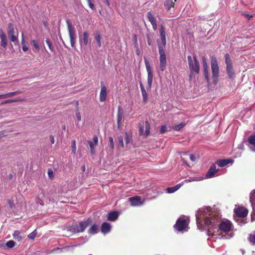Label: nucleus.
<instances>
[{
	"instance_id": "obj_1",
	"label": "nucleus",
	"mask_w": 255,
	"mask_h": 255,
	"mask_svg": "<svg viewBox=\"0 0 255 255\" xmlns=\"http://www.w3.org/2000/svg\"><path fill=\"white\" fill-rule=\"evenodd\" d=\"M196 223L198 228L203 229V226L209 227L208 235L210 239H221L222 238L229 239L233 236L230 231L233 225L231 222L226 220L222 221L219 225V228H214L219 222L220 217L217 209L211 207H202L197 211L196 214Z\"/></svg>"
},
{
	"instance_id": "obj_2",
	"label": "nucleus",
	"mask_w": 255,
	"mask_h": 255,
	"mask_svg": "<svg viewBox=\"0 0 255 255\" xmlns=\"http://www.w3.org/2000/svg\"><path fill=\"white\" fill-rule=\"evenodd\" d=\"M189 222V218L184 216H181L177 220L174 227L178 231L187 230L188 223Z\"/></svg>"
},
{
	"instance_id": "obj_3",
	"label": "nucleus",
	"mask_w": 255,
	"mask_h": 255,
	"mask_svg": "<svg viewBox=\"0 0 255 255\" xmlns=\"http://www.w3.org/2000/svg\"><path fill=\"white\" fill-rule=\"evenodd\" d=\"M159 54V68L161 71L165 70L167 60L166 54L163 48L160 45H158Z\"/></svg>"
},
{
	"instance_id": "obj_4",
	"label": "nucleus",
	"mask_w": 255,
	"mask_h": 255,
	"mask_svg": "<svg viewBox=\"0 0 255 255\" xmlns=\"http://www.w3.org/2000/svg\"><path fill=\"white\" fill-rule=\"evenodd\" d=\"M189 68L192 72L198 73L199 72V64L195 56L193 58L191 56L187 57Z\"/></svg>"
},
{
	"instance_id": "obj_5",
	"label": "nucleus",
	"mask_w": 255,
	"mask_h": 255,
	"mask_svg": "<svg viewBox=\"0 0 255 255\" xmlns=\"http://www.w3.org/2000/svg\"><path fill=\"white\" fill-rule=\"evenodd\" d=\"M211 69L213 82L216 84L218 81L219 69L217 60L214 57H212L211 59Z\"/></svg>"
},
{
	"instance_id": "obj_6",
	"label": "nucleus",
	"mask_w": 255,
	"mask_h": 255,
	"mask_svg": "<svg viewBox=\"0 0 255 255\" xmlns=\"http://www.w3.org/2000/svg\"><path fill=\"white\" fill-rule=\"evenodd\" d=\"M91 222V220L88 219L85 222H80L78 224H75L72 227L71 230L74 233L83 232L87 227L88 224Z\"/></svg>"
},
{
	"instance_id": "obj_7",
	"label": "nucleus",
	"mask_w": 255,
	"mask_h": 255,
	"mask_svg": "<svg viewBox=\"0 0 255 255\" xmlns=\"http://www.w3.org/2000/svg\"><path fill=\"white\" fill-rule=\"evenodd\" d=\"M139 130L140 135L145 137L147 136L150 133V125L147 121L142 122L139 125Z\"/></svg>"
},
{
	"instance_id": "obj_8",
	"label": "nucleus",
	"mask_w": 255,
	"mask_h": 255,
	"mask_svg": "<svg viewBox=\"0 0 255 255\" xmlns=\"http://www.w3.org/2000/svg\"><path fill=\"white\" fill-rule=\"evenodd\" d=\"M145 65L146 69V71L147 72V84L148 87L149 89H150L152 80H153V75L152 73L151 68L150 66V64L146 59H144Z\"/></svg>"
},
{
	"instance_id": "obj_9",
	"label": "nucleus",
	"mask_w": 255,
	"mask_h": 255,
	"mask_svg": "<svg viewBox=\"0 0 255 255\" xmlns=\"http://www.w3.org/2000/svg\"><path fill=\"white\" fill-rule=\"evenodd\" d=\"M7 33L10 40L13 42L14 44H18L17 37L14 35V29L13 25L11 23H8Z\"/></svg>"
},
{
	"instance_id": "obj_10",
	"label": "nucleus",
	"mask_w": 255,
	"mask_h": 255,
	"mask_svg": "<svg viewBox=\"0 0 255 255\" xmlns=\"http://www.w3.org/2000/svg\"><path fill=\"white\" fill-rule=\"evenodd\" d=\"M68 24V33L70 39V43L72 47H74L75 44V31L74 27L68 21H67Z\"/></svg>"
},
{
	"instance_id": "obj_11",
	"label": "nucleus",
	"mask_w": 255,
	"mask_h": 255,
	"mask_svg": "<svg viewBox=\"0 0 255 255\" xmlns=\"http://www.w3.org/2000/svg\"><path fill=\"white\" fill-rule=\"evenodd\" d=\"M128 200L132 206H140L144 203V200H141L140 197L137 196L129 198Z\"/></svg>"
},
{
	"instance_id": "obj_12",
	"label": "nucleus",
	"mask_w": 255,
	"mask_h": 255,
	"mask_svg": "<svg viewBox=\"0 0 255 255\" xmlns=\"http://www.w3.org/2000/svg\"><path fill=\"white\" fill-rule=\"evenodd\" d=\"M236 215L241 218H244L247 216L248 213V210L244 207H238L234 210Z\"/></svg>"
},
{
	"instance_id": "obj_13",
	"label": "nucleus",
	"mask_w": 255,
	"mask_h": 255,
	"mask_svg": "<svg viewBox=\"0 0 255 255\" xmlns=\"http://www.w3.org/2000/svg\"><path fill=\"white\" fill-rule=\"evenodd\" d=\"M218 169H217L215 165H212L207 173L204 179L211 178L214 177L215 174L217 172Z\"/></svg>"
},
{
	"instance_id": "obj_14",
	"label": "nucleus",
	"mask_w": 255,
	"mask_h": 255,
	"mask_svg": "<svg viewBox=\"0 0 255 255\" xmlns=\"http://www.w3.org/2000/svg\"><path fill=\"white\" fill-rule=\"evenodd\" d=\"M88 143L90 146L91 154H94L95 153V147L98 143V137L97 136H95L93 137V141L89 140L88 141Z\"/></svg>"
},
{
	"instance_id": "obj_15",
	"label": "nucleus",
	"mask_w": 255,
	"mask_h": 255,
	"mask_svg": "<svg viewBox=\"0 0 255 255\" xmlns=\"http://www.w3.org/2000/svg\"><path fill=\"white\" fill-rule=\"evenodd\" d=\"M107 95V88L104 85H101V89L100 93V101L105 102L106 100Z\"/></svg>"
},
{
	"instance_id": "obj_16",
	"label": "nucleus",
	"mask_w": 255,
	"mask_h": 255,
	"mask_svg": "<svg viewBox=\"0 0 255 255\" xmlns=\"http://www.w3.org/2000/svg\"><path fill=\"white\" fill-rule=\"evenodd\" d=\"M0 38L1 39V46L5 48L7 44V39L5 34L2 29L0 30Z\"/></svg>"
},
{
	"instance_id": "obj_17",
	"label": "nucleus",
	"mask_w": 255,
	"mask_h": 255,
	"mask_svg": "<svg viewBox=\"0 0 255 255\" xmlns=\"http://www.w3.org/2000/svg\"><path fill=\"white\" fill-rule=\"evenodd\" d=\"M89 34L87 32H84L82 37H80V42L81 46H86L89 43Z\"/></svg>"
},
{
	"instance_id": "obj_18",
	"label": "nucleus",
	"mask_w": 255,
	"mask_h": 255,
	"mask_svg": "<svg viewBox=\"0 0 255 255\" xmlns=\"http://www.w3.org/2000/svg\"><path fill=\"white\" fill-rule=\"evenodd\" d=\"M140 88L141 91L142 96L143 97V102L144 104H146L148 100V95L142 83L140 82L139 83Z\"/></svg>"
},
{
	"instance_id": "obj_19",
	"label": "nucleus",
	"mask_w": 255,
	"mask_h": 255,
	"mask_svg": "<svg viewBox=\"0 0 255 255\" xmlns=\"http://www.w3.org/2000/svg\"><path fill=\"white\" fill-rule=\"evenodd\" d=\"M233 162V160L231 159H225L222 160H219L217 161V164L220 167H224L228 164H232Z\"/></svg>"
},
{
	"instance_id": "obj_20",
	"label": "nucleus",
	"mask_w": 255,
	"mask_h": 255,
	"mask_svg": "<svg viewBox=\"0 0 255 255\" xmlns=\"http://www.w3.org/2000/svg\"><path fill=\"white\" fill-rule=\"evenodd\" d=\"M147 16L149 21L150 22L153 29L156 30L157 29V24L153 15L150 12H148L147 14Z\"/></svg>"
},
{
	"instance_id": "obj_21",
	"label": "nucleus",
	"mask_w": 255,
	"mask_h": 255,
	"mask_svg": "<svg viewBox=\"0 0 255 255\" xmlns=\"http://www.w3.org/2000/svg\"><path fill=\"white\" fill-rule=\"evenodd\" d=\"M248 141L250 149L255 151V135L251 136L248 139Z\"/></svg>"
},
{
	"instance_id": "obj_22",
	"label": "nucleus",
	"mask_w": 255,
	"mask_h": 255,
	"mask_svg": "<svg viewBox=\"0 0 255 255\" xmlns=\"http://www.w3.org/2000/svg\"><path fill=\"white\" fill-rule=\"evenodd\" d=\"M226 69L228 77L230 79H233L235 77V74L232 65L227 66Z\"/></svg>"
},
{
	"instance_id": "obj_23",
	"label": "nucleus",
	"mask_w": 255,
	"mask_h": 255,
	"mask_svg": "<svg viewBox=\"0 0 255 255\" xmlns=\"http://www.w3.org/2000/svg\"><path fill=\"white\" fill-rule=\"evenodd\" d=\"M111 228V225L108 223H104L101 226V231L104 234L110 232Z\"/></svg>"
},
{
	"instance_id": "obj_24",
	"label": "nucleus",
	"mask_w": 255,
	"mask_h": 255,
	"mask_svg": "<svg viewBox=\"0 0 255 255\" xmlns=\"http://www.w3.org/2000/svg\"><path fill=\"white\" fill-rule=\"evenodd\" d=\"M160 37L161 41L162 43V44L164 46L166 45V33L165 31L164 28L163 26H161V28L160 30Z\"/></svg>"
},
{
	"instance_id": "obj_25",
	"label": "nucleus",
	"mask_w": 255,
	"mask_h": 255,
	"mask_svg": "<svg viewBox=\"0 0 255 255\" xmlns=\"http://www.w3.org/2000/svg\"><path fill=\"white\" fill-rule=\"evenodd\" d=\"M119 213L117 212H112L107 215L108 220L111 221H115L119 217Z\"/></svg>"
},
{
	"instance_id": "obj_26",
	"label": "nucleus",
	"mask_w": 255,
	"mask_h": 255,
	"mask_svg": "<svg viewBox=\"0 0 255 255\" xmlns=\"http://www.w3.org/2000/svg\"><path fill=\"white\" fill-rule=\"evenodd\" d=\"M203 177H190L189 179L184 180L182 183H183V185L184 183H189L193 181H200L203 180Z\"/></svg>"
},
{
	"instance_id": "obj_27",
	"label": "nucleus",
	"mask_w": 255,
	"mask_h": 255,
	"mask_svg": "<svg viewBox=\"0 0 255 255\" xmlns=\"http://www.w3.org/2000/svg\"><path fill=\"white\" fill-rule=\"evenodd\" d=\"M183 185V183L177 184L176 186L172 187H169L167 189V192L168 193H172L178 190Z\"/></svg>"
},
{
	"instance_id": "obj_28",
	"label": "nucleus",
	"mask_w": 255,
	"mask_h": 255,
	"mask_svg": "<svg viewBox=\"0 0 255 255\" xmlns=\"http://www.w3.org/2000/svg\"><path fill=\"white\" fill-rule=\"evenodd\" d=\"M202 61H203V67H204V74L205 75L206 79L207 81H209V76L208 75L207 73V70H208V65L206 62V58L204 57H202Z\"/></svg>"
},
{
	"instance_id": "obj_29",
	"label": "nucleus",
	"mask_w": 255,
	"mask_h": 255,
	"mask_svg": "<svg viewBox=\"0 0 255 255\" xmlns=\"http://www.w3.org/2000/svg\"><path fill=\"white\" fill-rule=\"evenodd\" d=\"M19 92L18 91L14 92H10L3 95H0V99H5L9 97H12L16 94H19Z\"/></svg>"
},
{
	"instance_id": "obj_30",
	"label": "nucleus",
	"mask_w": 255,
	"mask_h": 255,
	"mask_svg": "<svg viewBox=\"0 0 255 255\" xmlns=\"http://www.w3.org/2000/svg\"><path fill=\"white\" fill-rule=\"evenodd\" d=\"M13 238L18 242L21 241L22 237L20 236V232L19 231H15L13 234Z\"/></svg>"
},
{
	"instance_id": "obj_31",
	"label": "nucleus",
	"mask_w": 255,
	"mask_h": 255,
	"mask_svg": "<svg viewBox=\"0 0 255 255\" xmlns=\"http://www.w3.org/2000/svg\"><path fill=\"white\" fill-rule=\"evenodd\" d=\"M255 200V189L252 190L250 195V201L253 207V201Z\"/></svg>"
},
{
	"instance_id": "obj_32",
	"label": "nucleus",
	"mask_w": 255,
	"mask_h": 255,
	"mask_svg": "<svg viewBox=\"0 0 255 255\" xmlns=\"http://www.w3.org/2000/svg\"><path fill=\"white\" fill-rule=\"evenodd\" d=\"M98 230V229L97 226L96 225H94L90 227V228L89 230V232L90 234H95L97 233Z\"/></svg>"
},
{
	"instance_id": "obj_33",
	"label": "nucleus",
	"mask_w": 255,
	"mask_h": 255,
	"mask_svg": "<svg viewBox=\"0 0 255 255\" xmlns=\"http://www.w3.org/2000/svg\"><path fill=\"white\" fill-rule=\"evenodd\" d=\"M95 39L97 42L98 45L99 47H101V37L99 34H97L95 36Z\"/></svg>"
},
{
	"instance_id": "obj_34",
	"label": "nucleus",
	"mask_w": 255,
	"mask_h": 255,
	"mask_svg": "<svg viewBox=\"0 0 255 255\" xmlns=\"http://www.w3.org/2000/svg\"><path fill=\"white\" fill-rule=\"evenodd\" d=\"M164 5L168 9H170L171 7L174 6V3L172 0H166Z\"/></svg>"
},
{
	"instance_id": "obj_35",
	"label": "nucleus",
	"mask_w": 255,
	"mask_h": 255,
	"mask_svg": "<svg viewBox=\"0 0 255 255\" xmlns=\"http://www.w3.org/2000/svg\"><path fill=\"white\" fill-rule=\"evenodd\" d=\"M31 43H32L33 46H34V47L36 49V50L37 51H39L40 49V48L38 44V41L35 39H33L31 41Z\"/></svg>"
},
{
	"instance_id": "obj_36",
	"label": "nucleus",
	"mask_w": 255,
	"mask_h": 255,
	"mask_svg": "<svg viewBox=\"0 0 255 255\" xmlns=\"http://www.w3.org/2000/svg\"><path fill=\"white\" fill-rule=\"evenodd\" d=\"M15 243L12 240H10L6 243V246L8 249H11L13 248L15 246Z\"/></svg>"
},
{
	"instance_id": "obj_37",
	"label": "nucleus",
	"mask_w": 255,
	"mask_h": 255,
	"mask_svg": "<svg viewBox=\"0 0 255 255\" xmlns=\"http://www.w3.org/2000/svg\"><path fill=\"white\" fill-rule=\"evenodd\" d=\"M185 125V123H181L180 124L175 126L173 127V128L175 130L178 131L181 129Z\"/></svg>"
},
{
	"instance_id": "obj_38",
	"label": "nucleus",
	"mask_w": 255,
	"mask_h": 255,
	"mask_svg": "<svg viewBox=\"0 0 255 255\" xmlns=\"http://www.w3.org/2000/svg\"><path fill=\"white\" fill-rule=\"evenodd\" d=\"M225 59H226V63L227 64V66H228L229 65H232L231 60L230 58V56L229 54H226L225 55Z\"/></svg>"
},
{
	"instance_id": "obj_39",
	"label": "nucleus",
	"mask_w": 255,
	"mask_h": 255,
	"mask_svg": "<svg viewBox=\"0 0 255 255\" xmlns=\"http://www.w3.org/2000/svg\"><path fill=\"white\" fill-rule=\"evenodd\" d=\"M36 234H37V232L36 230H34V231H33L32 233H31L30 234H29L28 235V237L29 239H34L35 238Z\"/></svg>"
},
{
	"instance_id": "obj_40",
	"label": "nucleus",
	"mask_w": 255,
	"mask_h": 255,
	"mask_svg": "<svg viewBox=\"0 0 255 255\" xmlns=\"http://www.w3.org/2000/svg\"><path fill=\"white\" fill-rule=\"evenodd\" d=\"M46 44L48 45V47H49V49L51 51H54V48L52 45V43L51 42H50V41L49 40V39H46Z\"/></svg>"
},
{
	"instance_id": "obj_41",
	"label": "nucleus",
	"mask_w": 255,
	"mask_h": 255,
	"mask_svg": "<svg viewBox=\"0 0 255 255\" xmlns=\"http://www.w3.org/2000/svg\"><path fill=\"white\" fill-rule=\"evenodd\" d=\"M109 141H110V146L112 149H113L114 147V139L112 137H110L109 138Z\"/></svg>"
},
{
	"instance_id": "obj_42",
	"label": "nucleus",
	"mask_w": 255,
	"mask_h": 255,
	"mask_svg": "<svg viewBox=\"0 0 255 255\" xmlns=\"http://www.w3.org/2000/svg\"><path fill=\"white\" fill-rule=\"evenodd\" d=\"M249 240L252 243H253V244H255V235H254V234L251 235L249 237Z\"/></svg>"
},
{
	"instance_id": "obj_43",
	"label": "nucleus",
	"mask_w": 255,
	"mask_h": 255,
	"mask_svg": "<svg viewBox=\"0 0 255 255\" xmlns=\"http://www.w3.org/2000/svg\"><path fill=\"white\" fill-rule=\"evenodd\" d=\"M126 144H128V143H130L131 141V138L129 136V135L127 133H126Z\"/></svg>"
},
{
	"instance_id": "obj_44",
	"label": "nucleus",
	"mask_w": 255,
	"mask_h": 255,
	"mask_svg": "<svg viewBox=\"0 0 255 255\" xmlns=\"http://www.w3.org/2000/svg\"><path fill=\"white\" fill-rule=\"evenodd\" d=\"M119 144L122 147H124L123 138L122 136L119 137Z\"/></svg>"
},
{
	"instance_id": "obj_45",
	"label": "nucleus",
	"mask_w": 255,
	"mask_h": 255,
	"mask_svg": "<svg viewBox=\"0 0 255 255\" xmlns=\"http://www.w3.org/2000/svg\"><path fill=\"white\" fill-rule=\"evenodd\" d=\"M122 120V114L119 112L118 113V125H120V123L121 122Z\"/></svg>"
},
{
	"instance_id": "obj_46",
	"label": "nucleus",
	"mask_w": 255,
	"mask_h": 255,
	"mask_svg": "<svg viewBox=\"0 0 255 255\" xmlns=\"http://www.w3.org/2000/svg\"><path fill=\"white\" fill-rule=\"evenodd\" d=\"M166 130V127L165 126H163L161 127L160 129V132L161 133H163Z\"/></svg>"
},
{
	"instance_id": "obj_47",
	"label": "nucleus",
	"mask_w": 255,
	"mask_h": 255,
	"mask_svg": "<svg viewBox=\"0 0 255 255\" xmlns=\"http://www.w3.org/2000/svg\"><path fill=\"white\" fill-rule=\"evenodd\" d=\"M19 101V100H7L5 102H4V103L5 104L11 103H13V102H18Z\"/></svg>"
},
{
	"instance_id": "obj_48",
	"label": "nucleus",
	"mask_w": 255,
	"mask_h": 255,
	"mask_svg": "<svg viewBox=\"0 0 255 255\" xmlns=\"http://www.w3.org/2000/svg\"><path fill=\"white\" fill-rule=\"evenodd\" d=\"M21 44H22V46L24 45H26V42L24 39V35L23 33L21 35Z\"/></svg>"
},
{
	"instance_id": "obj_49",
	"label": "nucleus",
	"mask_w": 255,
	"mask_h": 255,
	"mask_svg": "<svg viewBox=\"0 0 255 255\" xmlns=\"http://www.w3.org/2000/svg\"><path fill=\"white\" fill-rule=\"evenodd\" d=\"M76 116L78 121H80L81 119L80 113L79 112H77L76 114Z\"/></svg>"
},
{
	"instance_id": "obj_50",
	"label": "nucleus",
	"mask_w": 255,
	"mask_h": 255,
	"mask_svg": "<svg viewBox=\"0 0 255 255\" xmlns=\"http://www.w3.org/2000/svg\"><path fill=\"white\" fill-rule=\"evenodd\" d=\"M72 148H73V151L75 152L76 150L75 141H73V142H72Z\"/></svg>"
},
{
	"instance_id": "obj_51",
	"label": "nucleus",
	"mask_w": 255,
	"mask_h": 255,
	"mask_svg": "<svg viewBox=\"0 0 255 255\" xmlns=\"http://www.w3.org/2000/svg\"><path fill=\"white\" fill-rule=\"evenodd\" d=\"M88 3L89 4V5L91 9H94V5L92 3L91 0H90V1H88Z\"/></svg>"
},
{
	"instance_id": "obj_52",
	"label": "nucleus",
	"mask_w": 255,
	"mask_h": 255,
	"mask_svg": "<svg viewBox=\"0 0 255 255\" xmlns=\"http://www.w3.org/2000/svg\"><path fill=\"white\" fill-rule=\"evenodd\" d=\"M22 50H23V51H25V52H26V51H28V46L26 45H26H22Z\"/></svg>"
},
{
	"instance_id": "obj_53",
	"label": "nucleus",
	"mask_w": 255,
	"mask_h": 255,
	"mask_svg": "<svg viewBox=\"0 0 255 255\" xmlns=\"http://www.w3.org/2000/svg\"><path fill=\"white\" fill-rule=\"evenodd\" d=\"M189 157H190V159H191V160H192V161H194L196 160L195 156L193 154H190Z\"/></svg>"
},
{
	"instance_id": "obj_54",
	"label": "nucleus",
	"mask_w": 255,
	"mask_h": 255,
	"mask_svg": "<svg viewBox=\"0 0 255 255\" xmlns=\"http://www.w3.org/2000/svg\"><path fill=\"white\" fill-rule=\"evenodd\" d=\"M6 135V134H5V132L4 131H0V138L5 136Z\"/></svg>"
},
{
	"instance_id": "obj_55",
	"label": "nucleus",
	"mask_w": 255,
	"mask_h": 255,
	"mask_svg": "<svg viewBox=\"0 0 255 255\" xmlns=\"http://www.w3.org/2000/svg\"><path fill=\"white\" fill-rule=\"evenodd\" d=\"M50 140H51V142L52 143H54V137L53 136H50Z\"/></svg>"
},
{
	"instance_id": "obj_56",
	"label": "nucleus",
	"mask_w": 255,
	"mask_h": 255,
	"mask_svg": "<svg viewBox=\"0 0 255 255\" xmlns=\"http://www.w3.org/2000/svg\"><path fill=\"white\" fill-rule=\"evenodd\" d=\"M48 174L49 176H50V175L53 174L52 171L51 170H49L48 171Z\"/></svg>"
},
{
	"instance_id": "obj_57",
	"label": "nucleus",
	"mask_w": 255,
	"mask_h": 255,
	"mask_svg": "<svg viewBox=\"0 0 255 255\" xmlns=\"http://www.w3.org/2000/svg\"><path fill=\"white\" fill-rule=\"evenodd\" d=\"M240 225L244 224L245 223L243 222V220H241V221L239 222Z\"/></svg>"
},
{
	"instance_id": "obj_58",
	"label": "nucleus",
	"mask_w": 255,
	"mask_h": 255,
	"mask_svg": "<svg viewBox=\"0 0 255 255\" xmlns=\"http://www.w3.org/2000/svg\"><path fill=\"white\" fill-rule=\"evenodd\" d=\"M106 0V1L107 4L108 5H110V2H109V0Z\"/></svg>"
},
{
	"instance_id": "obj_59",
	"label": "nucleus",
	"mask_w": 255,
	"mask_h": 255,
	"mask_svg": "<svg viewBox=\"0 0 255 255\" xmlns=\"http://www.w3.org/2000/svg\"><path fill=\"white\" fill-rule=\"evenodd\" d=\"M8 202L9 203V204H11V202L10 200H8Z\"/></svg>"
},
{
	"instance_id": "obj_60",
	"label": "nucleus",
	"mask_w": 255,
	"mask_h": 255,
	"mask_svg": "<svg viewBox=\"0 0 255 255\" xmlns=\"http://www.w3.org/2000/svg\"><path fill=\"white\" fill-rule=\"evenodd\" d=\"M148 44L150 45V42L148 41Z\"/></svg>"
},
{
	"instance_id": "obj_61",
	"label": "nucleus",
	"mask_w": 255,
	"mask_h": 255,
	"mask_svg": "<svg viewBox=\"0 0 255 255\" xmlns=\"http://www.w3.org/2000/svg\"><path fill=\"white\" fill-rule=\"evenodd\" d=\"M253 217H252V220L253 221Z\"/></svg>"
}]
</instances>
